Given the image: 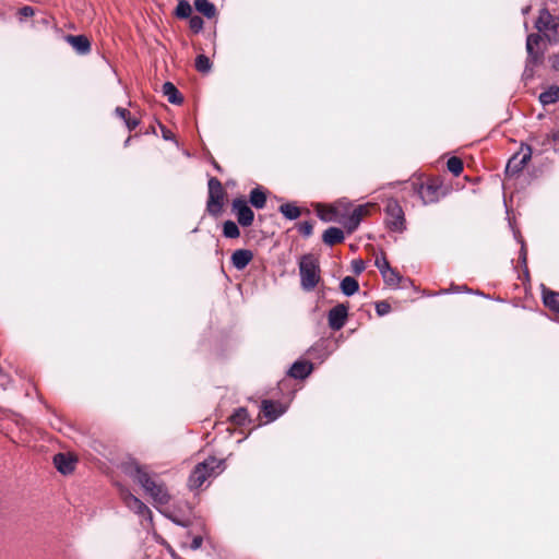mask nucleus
<instances>
[{
  "label": "nucleus",
  "mask_w": 559,
  "mask_h": 559,
  "mask_svg": "<svg viewBox=\"0 0 559 559\" xmlns=\"http://www.w3.org/2000/svg\"><path fill=\"white\" fill-rule=\"evenodd\" d=\"M368 214V205H358L354 209L352 214L344 222V226L348 233H352L357 229L362 217Z\"/></svg>",
  "instance_id": "14"
},
{
  "label": "nucleus",
  "mask_w": 559,
  "mask_h": 559,
  "mask_svg": "<svg viewBox=\"0 0 559 559\" xmlns=\"http://www.w3.org/2000/svg\"><path fill=\"white\" fill-rule=\"evenodd\" d=\"M542 287L544 305L551 311L559 314V293H555L546 288L544 285H542Z\"/></svg>",
  "instance_id": "21"
},
{
  "label": "nucleus",
  "mask_w": 559,
  "mask_h": 559,
  "mask_svg": "<svg viewBox=\"0 0 559 559\" xmlns=\"http://www.w3.org/2000/svg\"><path fill=\"white\" fill-rule=\"evenodd\" d=\"M115 112H116V115L118 117H120L123 120H126L129 117V111L126 108H122V107H117L115 109Z\"/></svg>",
  "instance_id": "45"
},
{
  "label": "nucleus",
  "mask_w": 559,
  "mask_h": 559,
  "mask_svg": "<svg viewBox=\"0 0 559 559\" xmlns=\"http://www.w3.org/2000/svg\"><path fill=\"white\" fill-rule=\"evenodd\" d=\"M340 288L345 296H353L359 290V283L353 276H345L340 284Z\"/></svg>",
  "instance_id": "23"
},
{
  "label": "nucleus",
  "mask_w": 559,
  "mask_h": 559,
  "mask_svg": "<svg viewBox=\"0 0 559 559\" xmlns=\"http://www.w3.org/2000/svg\"><path fill=\"white\" fill-rule=\"evenodd\" d=\"M207 186L209 198L206 209L211 215L217 216L222 212L223 207L224 189L221 181L215 177H211L209 179Z\"/></svg>",
  "instance_id": "6"
},
{
  "label": "nucleus",
  "mask_w": 559,
  "mask_h": 559,
  "mask_svg": "<svg viewBox=\"0 0 559 559\" xmlns=\"http://www.w3.org/2000/svg\"><path fill=\"white\" fill-rule=\"evenodd\" d=\"M124 123H126L127 128H128L130 131H132V130H134V129L139 126L140 120H139V119H136V118H130V117H128V118L124 120Z\"/></svg>",
  "instance_id": "43"
},
{
  "label": "nucleus",
  "mask_w": 559,
  "mask_h": 559,
  "mask_svg": "<svg viewBox=\"0 0 559 559\" xmlns=\"http://www.w3.org/2000/svg\"><path fill=\"white\" fill-rule=\"evenodd\" d=\"M230 420L233 424L238 425V426H243L247 423H249L250 420H249L247 408L239 407V408L235 409V412L230 416Z\"/></svg>",
  "instance_id": "28"
},
{
  "label": "nucleus",
  "mask_w": 559,
  "mask_h": 559,
  "mask_svg": "<svg viewBox=\"0 0 559 559\" xmlns=\"http://www.w3.org/2000/svg\"><path fill=\"white\" fill-rule=\"evenodd\" d=\"M533 154V150L531 145L522 144L521 151L514 154L508 162L506 167L507 176H516L519 175L523 168L531 160Z\"/></svg>",
  "instance_id": "7"
},
{
  "label": "nucleus",
  "mask_w": 559,
  "mask_h": 559,
  "mask_svg": "<svg viewBox=\"0 0 559 559\" xmlns=\"http://www.w3.org/2000/svg\"><path fill=\"white\" fill-rule=\"evenodd\" d=\"M35 14V10L31 5H24L20 8L16 12V16L20 22H23L24 20L32 17Z\"/></svg>",
  "instance_id": "33"
},
{
  "label": "nucleus",
  "mask_w": 559,
  "mask_h": 559,
  "mask_svg": "<svg viewBox=\"0 0 559 559\" xmlns=\"http://www.w3.org/2000/svg\"><path fill=\"white\" fill-rule=\"evenodd\" d=\"M384 225L392 233L402 234L406 230L405 214L395 199H389L384 206Z\"/></svg>",
  "instance_id": "4"
},
{
  "label": "nucleus",
  "mask_w": 559,
  "mask_h": 559,
  "mask_svg": "<svg viewBox=\"0 0 559 559\" xmlns=\"http://www.w3.org/2000/svg\"><path fill=\"white\" fill-rule=\"evenodd\" d=\"M253 259V253L249 249H237L231 254V264L237 270H243Z\"/></svg>",
  "instance_id": "16"
},
{
  "label": "nucleus",
  "mask_w": 559,
  "mask_h": 559,
  "mask_svg": "<svg viewBox=\"0 0 559 559\" xmlns=\"http://www.w3.org/2000/svg\"><path fill=\"white\" fill-rule=\"evenodd\" d=\"M278 211L285 218L289 221L297 219L301 214L300 209L295 203L292 202L282 204Z\"/></svg>",
  "instance_id": "26"
},
{
  "label": "nucleus",
  "mask_w": 559,
  "mask_h": 559,
  "mask_svg": "<svg viewBox=\"0 0 559 559\" xmlns=\"http://www.w3.org/2000/svg\"><path fill=\"white\" fill-rule=\"evenodd\" d=\"M535 27L549 44L552 45L559 41V16L550 14L547 10H542L535 22Z\"/></svg>",
  "instance_id": "5"
},
{
  "label": "nucleus",
  "mask_w": 559,
  "mask_h": 559,
  "mask_svg": "<svg viewBox=\"0 0 559 559\" xmlns=\"http://www.w3.org/2000/svg\"><path fill=\"white\" fill-rule=\"evenodd\" d=\"M175 13L179 19H188L191 16L192 8L187 0H181L177 4Z\"/></svg>",
  "instance_id": "29"
},
{
  "label": "nucleus",
  "mask_w": 559,
  "mask_h": 559,
  "mask_svg": "<svg viewBox=\"0 0 559 559\" xmlns=\"http://www.w3.org/2000/svg\"><path fill=\"white\" fill-rule=\"evenodd\" d=\"M249 202L253 207L258 210L263 209L265 206L266 193L262 189V187L258 186L250 191Z\"/></svg>",
  "instance_id": "22"
},
{
  "label": "nucleus",
  "mask_w": 559,
  "mask_h": 559,
  "mask_svg": "<svg viewBox=\"0 0 559 559\" xmlns=\"http://www.w3.org/2000/svg\"><path fill=\"white\" fill-rule=\"evenodd\" d=\"M555 152H558V153H559V148H555Z\"/></svg>",
  "instance_id": "53"
},
{
  "label": "nucleus",
  "mask_w": 559,
  "mask_h": 559,
  "mask_svg": "<svg viewBox=\"0 0 559 559\" xmlns=\"http://www.w3.org/2000/svg\"><path fill=\"white\" fill-rule=\"evenodd\" d=\"M391 311V306L386 301H378L376 304V312L378 316L383 317Z\"/></svg>",
  "instance_id": "36"
},
{
  "label": "nucleus",
  "mask_w": 559,
  "mask_h": 559,
  "mask_svg": "<svg viewBox=\"0 0 559 559\" xmlns=\"http://www.w3.org/2000/svg\"><path fill=\"white\" fill-rule=\"evenodd\" d=\"M214 167H215L217 170H219V169H221L219 165H218V164H216V163L214 164Z\"/></svg>",
  "instance_id": "52"
},
{
  "label": "nucleus",
  "mask_w": 559,
  "mask_h": 559,
  "mask_svg": "<svg viewBox=\"0 0 559 559\" xmlns=\"http://www.w3.org/2000/svg\"><path fill=\"white\" fill-rule=\"evenodd\" d=\"M298 230L304 237H309L313 233V226L310 222H302L299 224Z\"/></svg>",
  "instance_id": "37"
},
{
  "label": "nucleus",
  "mask_w": 559,
  "mask_h": 559,
  "mask_svg": "<svg viewBox=\"0 0 559 559\" xmlns=\"http://www.w3.org/2000/svg\"><path fill=\"white\" fill-rule=\"evenodd\" d=\"M53 464L59 473L68 475L73 472L75 460L66 453H57L53 456Z\"/></svg>",
  "instance_id": "15"
},
{
  "label": "nucleus",
  "mask_w": 559,
  "mask_h": 559,
  "mask_svg": "<svg viewBox=\"0 0 559 559\" xmlns=\"http://www.w3.org/2000/svg\"><path fill=\"white\" fill-rule=\"evenodd\" d=\"M542 40V36L539 34H530L526 38V51H527V61L532 64H538L542 59L544 52L538 50L537 47Z\"/></svg>",
  "instance_id": "10"
},
{
  "label": "nucleus",
  "mask_w": 559,
  "mask_h": 559,
  "mask_svg": "<svg viewBox=\"0 0 559 559\" xmlns=\"http://www.w3.org/2000/svg\"><path fill=\"white\" fill-rule=\"evenodd\" d=\"M189 19V26L194 33H199L202 31L204 22L203 19L199 15H191Z\"/></svg>",
  "instance_id": "34"
},
{
  "label": "nucleus",
  "mask_w": 559,
  "mask_h": 559,
  "mask_svg": "<svg viewBox=\"0 0 559 559\" xmlns=\"http://www.w3.org/2000/svg\"><path fill=\"white\" fill-rule=\"evenodd\" d=\"M195 68L201 73H207L212 68V62L205 55H199L195 59Z\"/></svg>",
  "instance_id": "32"
},
{
  "label": "nucleus",
  "mask_w": 559,
  "mask_h": 559,
  "mask_svg": "<svg viewBox=\"0 0 559 559\" xmlns=\"http://www.w3.org/2000/svg\"><path fill=\"white\" fill-rule=\"evenodd\" d=\"M124 471L143 488L155 503L164 506L170 501V495L166 486L160 481H156L148 473L146 466L132 461L124 466Z\"/></svg>",
  "instance_id": "1"
},
{
  "label": "nucleus",
  "mask_w": 559,
  "mask_h": 559,
  "mask_svg": "<svg viewBox=\"0 0 559 559\" xmlns=\"http://www.w3.org/2000/svg\"><path fill=\"white\" fill-rule=\"evenodd\" d=\"M374 264L381 274H382V271H388L391 269L389 261L386 260V258L383 254L381 257H377Z\"/></svg>",
  "instance_id": "38"
},
{
  "label": "nucleus",
  "mask_w": 559,
  "mask_h": 559,
  "mask_svg": "<svg viewBox=\"0 0 559 559\" xmlns=\"http://www.w3.org/2000/svg\"><path fill=\"white\" fill-rule=\"evenodd\" d=\"M223 235L226 238L235 239L240 236V230L234 221H226L223 224Z\"/></svg>",
  "instance_id": "27"
},
{
  "label": "nucleus",
  "mask_w": 559,
  "mask_h": 559,
  "mask_svg": "<svg viewBox=\"0 0 559 559\" xmlns=\"http://www.w3.org/2000/svg\"><path fill=\"white\" fill-rule=\"evenodd\" d=\"M202 543H203V537H202L201 535H195V536L192 538V542H191L190 548H191L192 550H198L199 548H201Z\"/></svg>",
  "instance_id": "42"
},
{
  "label": "nucleus",
  "mask_w": 559,
  "mask_h": 559,
  "mask_svg": "<svg viewBox=\"0 0 559 559\" xmlns=\"http://www.w3.org/2000/svg\"><path fill=\"white\" fill-rule=\"evenodd\" d=\"M233 212L237 217V222L242 227H249L254 219V213L243 198H236L231 203Z\"/></svg>",
  "instance_id": "8"
},
{
  "label": "nucleus",
  "mask_w": 559,
  "mask_h": 559,
  "mask_svg": "<svg viewBox=\"0 0 559 559\" xmlns=\"http://www.w3.org/2000/svg\"><path fill=\"white\" fill-rule=\"evenodd\" d=\"M313 370V364L307 360H297L289 368L288 374L294 379L304 380Z\"/></svg>",
  "instance_id": "13"
},
{
  "label": "nucleus",
  "mask_w": 559,
  "mask_h": 559,
  "mask_svg": "<svg viewBox=\"0 0 559 559\" xmlns=\"http://www.w3.org/2000/svg\"><path fill=\"white\" fill-rule=\"evenodd\" d=\"M348 307L345 304L334 306L328 313L329 326L334 330H341L347 320Z\"/></svg>",
  "instance_id": "9"
},
{
  "label": "nucleus",
  "mask_w": 559,
  "mask_h": 559,
  "mask_svg": "<svg viewBox=\"0 0 559 559\" xmlns=\"http://www.w3.org/2000/svg\"><path fill=\"white\" fill-rule=\"evenodd\" d=\"M320 218H321L322 221H325V222H328V221H332V217H331V216H325V215H320Z\"/></svg>",
  "instance_id": "50"
},
{
  "label": "nucleus",
  "mask_w": 559,
  "mask_h": 559,
  "mask_svg": "<svg viewBox=\"0 0 559 559\" xmlns=\"http://www.w3.org/2000/svg\"><path fill=\"white\" fill-rule=\"evenodd\" d=\"M447 168L454 176H459L463 171V162L459 157H450L447 162Z\"/></svg>",
  "instance_id": "31"
},
{
  "label": "nucleus",
  "mask_w": 559,
  "mask_h": 559,
  "mask_svg": "<svg viewBox=\"0 0 559 559\" xmlns=\"http://www.w3.org/2000/svg\"><path fill=\"white\" fill-rule=\"evenodd\" d=\"M298 266L301 288L305 292L313 290L321 280L319 259L312 253L304 254Z\"/></svg>",
  "instance_id": "3"
},
{
  "label": "nucleus",
  "mask_w": 559,
  "mask_h": 559,
  "mask_svg": "<svg viewBox=\"0 0 559 559\" xmlns=\"http://www.w3.org/2000/svg\"><path fill=\"white\" fill-rule=\"evenodd\" d=\"M533 141L534 143H536L537 145H540L543 148H547L552 142L551 140V133L550 134H545L543 136H534L533 138Z\"/></svg>",
  "instance_id": "35"
},
{
  "label": "nucleus",
  "mask_w": 559,
  "mask_h": 559,
  "mask_svg": "<svg viewBox=\"0 0 559 559\" xmlns=\"http://www.w3.org/2000/svg\"><path fill=\"white\" fill-rule=\"evenodd\" d=\"M344 238V233L338 227H329L322 235V240L328 246L341 243Z\"/></svg>",
  "instance_id": "20"
},
{
  "label": "nucleus",
  "mask_w": 559,
  "mask_h": 559,
  "mask_svg": "<svg viewBox=\"0 0 559 559\" xmlns=\"http://www.w3.org/2000/svg\"><path fill=\"white\" fill-rule=\"evenodd\" d=\"M382 277L389 286H397L402 280L401 275L392 267L388 271H382Z\"/></svg>",
  "instance_id": "30"
},
{
  "label": "nucleus",
  "mask_w": 559,
  "mask_h": 559,
  "mask_svg": "<svg viewBox=\"0 0 559 559\" xmlns=\"http://www.w3.org/2000/svg\"><path fill=\"white\" fill-rule=\"evenodd\" d=\"M194 8L207 19H212L216 14L215 5L209 0H194Z\"/></svg>",
  "instance_id": "24"
},
{
  "label": "nucleus",
  "mask_w": 559,
  "mask_h": 559,
  "mask_svg": "<svg viewBox=\"0 0 559 559\" xmlns=\"http://www.w3.org/2000/svg\"><path fill=\"white\" fill-rule=\"evenodd\" d=\"M551 140L555 144H559V129L551 133Z\"/></svg>",
  "instance_id": "49"
},
{
  "label": "nucleus",
  "mask_w": 559,
  "mask_h": 559,
  "mask_svg": "<svg viewBox=\"0 0 559 559\" xmlns=\"http://www.w3.org/2000/svg\"><path fill=\"white\" fill-rule=\"evenodd\" d=\"M162 135L166 141L174 140V134L165 127H162Z\"/></svg>",
  "instance_id": "47"
},
{
  "label": "nucleus",
  "mask_w": 559,
  "mask_h": 559,
  "mask_svg": "<svg viewBox=\"0 0 559 559\" xmlns=\"http://www.w3.org/2000/svg\"><path fill=\"white\" fill-rule=\"evenodd\" d=\"M130 143V138H128L126 141H124V146H128Z\"/></svg>",
  "instance_id": "51"
},
{
  "label": "nucleus",
  "mask_w": 559,
  "mask_h": 559,
  "mask_svg": "<svg viewBox=\"0 0 559 559\" xmlns=\"http://www.w3.org/2000/svg\"><path fill=\"white\" fill-rule=\"evenodd\" d=\"M124 503L134 513L152 521L151 510L138 497L133 496L132 493H127L124 496Z\"/></svg>",
  "instance_id": "11"
},
{
  "label": "nucleus",
  "mask_w": 559,
  "mask_h": 559,
  "mask_svg": "<svg viewBox=\"0 0 559 559\" xmlns=\"http://www.w3.org/2000/svg\"><path fill=\"white\" fill-rule=\"evenodd\" d=\"M163 94L167 97L168 102L173 105H181L183 97L178 88L171 82H165L163 84Z\"/></svg>",
  "instance_id": "19"
},
{
  "label": "nucleus",
  "mask_w": 559,
  "mask_h": 559,
  "mask_svg": "<svg viewBox=\"0 0 559 559\" xmlns=\"http://www.w3.org/2000/svg\"><path fill=\"white\" fill-rule=\"evenodd\" d=\"M224 460H218L214 456L207 457L203 462L199 463L190 474L188 479L189 488H200L207 478L218 475L224 471Z\"/></svg>",
  "instance_id": "2"
},
{
  "label": "nucleus",
  "mask_w": 559,
  "mask_h": 559,
  "mask_svg": "<svg viewBox=\"0 0 559 559\" xmlns=\"http://www.w3.org/2000/svg\"><path fill=\"white\" fill-rule=\"evenodd\" d=\"M261 409L269 423L274 421L284 413V409L281 408V406L276 405L270 400L262 401Z\"/></svg>",
  "instance_id": "18"
},
{
  "label": "nucleus",
  "mask_w": 559,
  "mask_h": 559,
  "mask_svg": "<svg viewBox=\"0 0 559 559\" xmlns=\"http://www.w3.org/2000/svg\"><path fill=\"white\" fill-rule=\"evenodd\" d=\"M66 40L79 55H86L91 50V43L84 35H68Z\"/></svg>",
  "instance_id": "17"
},
{
  "label": "nucleus",
  "mask_w": 559,
  "mask_h": 559,
  "mask_svg": "<svg viewBox=\"0 0 559 559\" xmlns=\"http://www.w3.org/2000/svg\"><path fill=\"white\" fill-rule=\"evenodd\" d=\"M519 260H520L521 264L525 267V274H528V270L526 266V249H525L523 240H521V250H520Z\"/></svg>",
  "instance_id": "39"
},
{
  "label": "nucleus",
  "mask_w": 559,
  "mask_h": 559,
  "mask_svg": "<svg viewBox=\"0 0 559 559\" xmlns=\"http://www.w3.org/2000/svg\"><path fill=\"white\" fill-rule=\"evenodd\" d=\"M167 518L178 526L188 527L190 525L189 521L181 520L173 514H167Z\"/></svg>",
  "instance_id": "41"
},
{
  "label": "nucleus",
  "mask_w": 559,
  "mask_h": 559,
  "mask_svg": "<svg viewBox=\"0 0 559 559\" xmlns=\"http://www.w3.org/2000/svg\"><path fill=\"white\" fill-rule=\"evenodd\" d=\"M417 194L424 204H431L439 201V187L432 182L420 185L417 189Z\"/></svg>",
  "instance_id": "12"
},
{
  "label": "nucleus",
  "mask_w": 559,
  "mask_h": 559,
  "mask_svg": "<svg viewBox=\"0 0 559 559\" xmlns=\"http://www.w3.org/2000/svg\"><path fill=\"white\" fill-rule=\"evenodd\" d=\"M352 269L354 273L360 274L365 270V262L362 260H354L352 262Z\"/></svg>",
  "instance_id": "40"
},
{
  "label": "nucleus",
  "mask_w": 559,
  "mask_h": 559,
  "mask_svg": "<svg viewBox=\"0 0 559 559\" xmlns=\"http://www.w3.org/2000/svg\"><path fill=\"white\" fill-rule=\"evenodd\" d=\"M535 64H532V63H528V61L526 60V64H525V69H524V73L523 75L528 79V78H532L533 76V67Z\"/></svg>",
  "instance_id": "46"
},
{
  "label": "nucleus",
  "mask_w": 559,
  "mask_h": 559,
  "mask_svg": "<svg viewBox=\"0 0 559 559\" xmlns=\"http://www.w3.org/2000/svg\"><path fill=\"white\" fill-rule=\"evenodd\" d=\"M538 98L543 106L555 104L559 100V87L556 85L550 86L547 91L540 93Z\"/></svg>",
  "instance_id": "25"
},
{
  "label": "nucleus",
  "mask_w": 559,
  "mask_h": 559,
  "mask_svg": "<svg viewBox=\"0 0 559 559\" xmlns=\"http://www.w3.org/2000/svg\"><path fill=\"white\" fill-rule=\"evenodd\" d=\"M551 67H552L555 70H558V71H559V53L554 55V57L551 58Z\"/></svg>",
  "instance_id": "48"
},
{
  "label": "nucleus",
  "mask_w": 559,
  "mask_h": 559,
  "mask_svg": "<svg viewBox=\"0 0 559 559\" xmlns=\"http://www.w3.org/2000/svg\"><path fill=\"white\" fill-rule=\"evenodd\" d=\"M463 290H465V286L452 285L449 289H442L439 294L461 293Z\"/></svg>",
  "instance_id": "44"
}]
</instances>
